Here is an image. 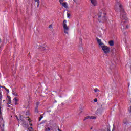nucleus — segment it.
<instances>
[{
    "label": "nucleus",
    "mask_w": 131,
    "mask_h": 131,
    "mask_svg": "<svg viewBox=\"0 0 131 131\" xmlns=\"http://www.w3.org/2000/svg\"><path fill=\"white\" fill-rule=\"evenodd\" d=\"M94 102H98V99H97V98H95V99H94Z\"/></svg>",
    "instance_id": "20"
},
{
    "label": "nucleus",
    "mask_w": 131,
    "mask_h": 131,
    "mask_svg": "<svg viewBox=\"0 0 131 131\" xmlns=\"http://www.w3.org/2000/svg\"><path fill=\"white\" fill-rule=\"evenodd\" d=\"M97 42L99 45L100 47H101L102 50L103 51L104 54H108L110 52V48L108 46H105L104 43L102 42L101 39L97 38Z\"/></svg>",
    "instance_id": "3"
},
{
    "label": "nucleus",
    "mask_w": 131,
    "mask_h": 131,
    "mask_svg": "<svg viewBox=\"0 0 131 131\" xmlns=\"http://www.w3.org/2000/svg\"><path fill=\"white\" fill-rule=\"evenodd\" d=\"M86 119H90V116H87V117H85L84 119H83V121H85V120H86Z\"/></svg>",
    "instance_id": "17"
},
{
    "label": "nucleus",
    "mask_w": 131,
    "mask_h": 131,
    "mask_svg": "<svg viewBox=\"0 0 131 131\" xmlns=\"http://www.w3.org/2000/svg\"><path fill=\"white\" fill-rule=\"evenodd\" d=\"M19 101V99L18 98L15 97L13 100V103L14 105H18V102Z\"/></svg>",
    "instance_id": "7"
},
{
    "label": "nucleus",
    "mask_w": 131,
    "mask_h": 131,
    "mask_svg": "<svg viewBox=\"0 0 131 131\" xmlns=\"http://www.w3.org/2000/svg\"><path fill=\"white\" fill-rule=\"evenodd\" d=\"M109 45L111 46V47H113L114 46V41L113 40H110L108 42Z\"/></svg>",
    "instance_id": "9"
},
{
    "label": "nucleus",
    "mask_w": 131,
    "mask_h": 131,
    "mask_svg": "<svg viewBox=\"0 0 131 131\" xmlns=\"http://www.w3.org/2000/svg\"><path fill=\"white\" fill-rule=\"evenodd\" d=\"M98 15V20L99 22H101V23H104L107 21V18L106 15L105 9H103L100 10Z\"/></svg>",
    "instance_id": "2"
},
{
    "label": "nucleus",
    "mask_w": 131,
    "mask_h": 131,
    "mask_svg": "<svg viewBox=\"0 0 131 131\" xmlns=\"http://www.w3.org/2000/svg\"><path fill=\"white\" fill-rule=\"evenodd\" d=\"M38 105H39V102H37L36 103V107H38Z\"/></svg>",
    "instance_id": "21"
},
{
    "label": "nucleus",
    "mask_w": 131,
    "mask_h": 131,
    "mask_svg": "<svg viewBox=\"0 0 131 131\" xmlns=\"http://www.w3.org/2000/svg\"><path fill=\"white\" fill-rule=\"evenodd\" d=\"M2 88H3V89H5V91H6V92H7V93H10V91H9V90L8 89H7L6 87L3 86Z\"/></svg>",
    "instance_id": "13"
},
{
    "label": "nucleus",
    "mask_w": 131,
    "mask_h": 131,
    "mask_svg": "<svg viewBox=\"0 0 131 131\" xmlns=\"http://www.w3.org/2000/svg\"><path fill=\"white\" fill-rule=\"evenodd\" d=\"M0 126H2V127L5 126V122L4 121V119L2 117H0Z\"/></svg>",
    "instance_id": "5"
},
{
    "label": "nucleus",
    "mask_w": 131,
    "mask_h": 131,
    "mask_svg": "<svg viewBox=\"0 0 131 131\" xmlns=\"http://www.w3.org/2000/svg\"><path fill=\"white\" fill-rule=\"evenodd\" d=\"M67 20L64 19L63 22V29L64 30V33H66L67 34H68V32L69 31V27L67 26Z\"/></svg>",
    "instance_id": "4"
},
{
    "label": "nucleus",
    "mask_w": 131,
    "mask_h": 131,
    "mask_svg": "<svg viewBox=\"0 0 131 131\" xmlns=\"http://www.w3.org/2000/svg\"><path fill=\"white\" fill-rule=\"evenodd\" d=\"M35 112L36 113H38V109L37 107H35Z\"/></svg>",
    "instance_id": "15"
},
{
    "label": "nucleus",
    "mask_w": 131,
    "mask_h": 131,
    "mask_svg": "<svg viewBox=\"0 0 131 131\" xmlns=\"http://www.w3.org/2000/svg\"><path fill=\"white\" fill-rule=\"evenodd\" d=\"M115 10L116 12H120L121 19V29H127L128 28V25H126V23L128 22V19L125 15V12L122 5L119 3H117L115 6Z\"/></svg>",
    "instance_id": "1"
},
{
    "label": "nucleus",
    "mask_w": 131,
    "mask_h": 131,
    "mask_svg": "<svg viewBox=\"0 0 131 131\" xmlns=\"http://www.w3.org/2000/svg\"><path fill=\"white\" fill-rule=\"evenodd\" d=\"M8 103L9 104H11V101L9 100Z\"/></svg>",
    "instance_id": "25"
},
{
    "label": "nucleus",
    "mask_w": 131,
    "mask_h": 131,
    "mask_svg": "<svg viewBox=\"0 0 131 131\" xmlns=\"http://www.w3.org/2000/svg\"><path fill=\"white\" fill-rule=\"evenodd\" d=\"M67 16L68 18H69V17H70V14H69V13H67Z\"/></svg>",
    "instance_id": "22"
},
{
    "label": "nucleus",
    "mask_w": 131,
    "mask_h": 131,
    "mask_svg": "<svg viewBox=\"0 0 131 131\" xmlns=\"http://www.w3.org/2000/svg\"><path fill=\"white\" fill-rule=\"evenodd\" d=\"M128 84V86H129V84Z\"/></svg>",
    "instance_id": "30"
},
{
    "label": "nucleus",
    "mask_w": 131,
    "mask_h": 131,
    "mask_svg": "<svg viewBox=\"0 0 131 131\" xmlns=\"http://www.w3.org/2000/svg\"><path fill=\"white\" fill-rule=\"evenodd\" d=\"M28 121H29V122H30V119H28Z\"/></svg>",
    "instance_id": "26"
},
{
    "label": "nucleus",
    "mask_w": 131,
    "mask_h": 131,
    "mask_svg": "<svg viewBox=\"0 0 131 131\" xmlns=\"http://www.w3.org/2000/svg\"><path fill=\"white\" fill-rule=\"evenodd\" d=\"M123 123L124 124H127V121H125V120H124Z\"/></svg>",
    "instance_id": "18"
},
{
    "label": "nucleus",
    "mask_w": 131,
    "mask_h": 131,
    "mask_svg": "<svg viewBox=\"0 0 131 131\" xmlns=\"http://www.w3.org/2000/svg\"><path fill=\"white\" fill-rule=\"evenodd\" d=\"M63 2H64V0H59V3H60V4L64 3Z\"/></svg>",
    "instance_id": "19"
},
{
    "label": "nucleus",
    "mask_w": 131,
    "mask_h": 131,
    "mask_svg": "<svg viewBox=\"0 0 131 131\" xmlns=\"http://www.w3.org/2000/svg\"><path fill=\"white\" fill-rule=\"evenodd\" d=\"M46 131L53 130V128H50L49 127H48L47 128H46Z\"/></svg>",
    "instance_id": "12"
},
{
    "label": "nucleus",
    "mask_w": 131,
    "mask_h": 131,
    "mask_svg": "<svg viewBox=\"0 0 131 131\" xmlns=\"http://www.w3.org/2000/svg\"><path fill=\"white\" fill-rule=\"evenodd\" d=\"M92 6H94V7H96L98 5V2H97V0H90Z\"/></svg>",
    "instance_id": "6"
},
{
    "label": "nucleus",
    "mask_w": 131,
    "mask_h": 131,
    "mask_svg": "<svg viewBox=\"0 0 131 131\" xmlns=\"http://www.w3.org/2000/svg\"><path fill=\"white\" fill-rule=\"evenodd\" d=\"M34 2L35 3H37V8H39V3H40L39 0H34Z\"/></svg>",
    "instance_id": "10"
},
{
    "label": "nucleus",
    "mask_w": 131,
    "mask_h": 131,
    "mask_svg": "<svg viewBox=\"0 0 131 131\" xmlns=\"http://www.w3.org/2000/svg\"><path fill=\"white\" fill-rule=\"evenodd\" d=\"M96 118H97V117L95 116H90V119H96Z\"/></svg>",
    "instance_id": "14"
},
{
    "label": "nucleus",
    "mask_w": 131,
    "mask_h": 131,
    "mask_svg": "<svg viewBox=\"0 0 131 131\" xmlns=\"http://www.w3.org/2000/svg\"><path fill=\"white\" fill-rule=\"evenodd\" d=\"M30 125H31V126H32V124H30Z\"/></svg>",
    "instance_id": "28"
},
{
    "label": "nucleus",
    "mask_w": 131,
    "mask_h": 131,
    "mask_svg": "<svg viewBox=\"0 0 131 131\" xmlns=\"http://www.w3.org/2000/svg\"><path fill=\"white\" fill-rule=\"evenodd\" d=\"M41 118H42V117H40L39 119V121H40L41 120Z\"/></svg>",
    "instance_id": "23"
},
{
    "label": "nucleus",
    "mask_w": 131,
    "mask_h": 131,
    "mask_svg": "<svg viewBox=\"0 0 131 131\" xmlns=\"http://www.w3.org/2000/svg\"><path fill=\"white\" fill-rule=\"evenodd\" d=\"M74 2H75V0H74Z\"/></svg>",
    "instance_id": "31"
},
{
    "label": "nucleus",
    "mask_w": 131,
    "mask_h": 131,
    "mask_svg": "<svg viewBox=\"0 0 131 131\" xmlns=\"http://www.w3.org/2000/svg\"><path fill=\"white\" fill-rule=\"evenodd\" d=\"M41 50H42L43 51H45V50H48V47L45 46V47H40Z\"/></svg>",
    "instance_id": "11"
},
{
    "label": "nucleus",
    "mask_w": 131,
    "mask_h": 131,
    "mask_svg": "<svg viewBox=\"0 0 131 131\" xmlns=\"http://www.w3.org/2000/svg\"><path fill=\"white\" fill-rule=\"evenodd\" d=\"M128 84V86H129V84Z\"/></svg>",
    "instance_id": "29"
},
{
    "label": "nucleus",
    "mask_w": 131,
    "mask_h": 131,
    "mask_svg": "<svg viewBox=\"0 0 131 131\" xmlns=\"http://www.w3.org/2000/svg\"><path fill=\"white\" fill-rule=\"evenodd\" d=\"M129 112H131V106L129 107Z\"/></svg>",
    "instance_id": "24"
},
{
    "label": "nucleus",
    "mask_w": 131,
    "mask_h": 131,
    "mask_svg": "<svg viewBox=\"0 0 131 131\" xmlns=\"http://www.w3.org/2000/svg\"><path fill=\"white\" fill-rule=\"evenodd\" d=\"M60 5H62V6L66 9H68V4H67V2H63L60 4Z\"/></svg>",
    "instance_id": "8"
},
{
    "label": "nucleus",
    "mask_w": 131,
    "mask_h": 131,
    "mask_svg": "<svg viewBox=\"0 0 131 131\" xmlns=\"http://www.w3.org/2000/svg\"><path fill=\"white\" fill-rule=\"evenodd\" d=\"M94 91L95 93H97V92H100V90H99V89H98L97 88L94 89Z\"/></svg>",
    "instance_id": "16"
},
{
    "label": "nucleus",
    "mask_w": 131,
    "mask_h": 131,
    "mask_svg": "<svg viewBox=\"0 0 131 131\" xmlns=\"http://www.w3.org/2000/svg\"><path fill=\"white\" fill-rule=\"evenodd\" d=\"M0 42H2V39H0Z\"/></svg>",
    "instance_id": "27"
}]
</instances>
